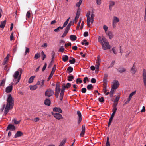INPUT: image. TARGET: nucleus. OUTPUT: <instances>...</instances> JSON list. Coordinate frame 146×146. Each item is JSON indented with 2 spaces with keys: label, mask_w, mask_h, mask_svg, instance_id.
Returning <instances> with one entry per match:
<instances>
[{
  "label": "nucleus",
  "mask_w": 146,
  "mask_h": 146,
  "mask_svg": "<svg viewBox=\"0 0 146 146\" xmlns=\"http://www.w3.org/2000/svg\"><path fill=\"white\" fill-rule=\"evenodd\" d=\"M77 38L76 35H71L70 36V39L72 41H75Z\"/></svg>",
  "instance_id": "26"
},
{
  "label": "nucleus",
  "mask_w": 146,
  "mask_h": 146,
  "mask_svg": "<svg viewBox=\"0 0 146 146\" xmlns=\"http://www.w3.org/2000/svg\"><path fill=\"white\" fill-rule=\"evenodd\" d=\"M44 103L45 105L49 106L50 104V100L49 99H46L45 100Z\"/></svg>",
  "instance_id": "24"
},
{
  "label": "nucleus",
  "mask_w": 146,
  "mask_h": 146,
  "mask_svg": "<svg viewBox=\"0 0 146 146\" xmlns=\"http://www.w3.org/2000/svg\"><path fill=\"white\" fill-rule=\"evenodd\" d=\"M103 28L104 30L105 33H107L108 32H107V31L108 30V26L105 25H104L103 27Z\"/></svg>",
  "instance_id": "34"
},
{
  "label": "nucleus",
  "mask_w": 146,
  "mask_h": 146,
  "mask_svg": "<svg viewBox=\"0 0 146 146\" xmlns=\"http://www.w3.org/2000/svg\"><path fill=\"white\" fill-rule=\"evenodd\" d=\"M22 71V69L19 68L18 69V71H16L14 74L13 75L14 77L13 81L16 82V84H17L20 81Z\"/></svg>",
  "instance_id": "2"
},
{
  "label": "nucleus",
  "mask_w": 146,
  "mask_h": 146,
  "mask_svg": "<svg viewBox=\"0 0 146 146\" xmlns=\"http://www.w3.org/2000/svg\"><path fill=\"white\" fill-rule=\"evenodd\" d=\"M56 65H54L52 69V71L51 72V73L54 74V73L55 72V70L56 69Z\"/></svg>",
  "instance_id": "40"
},
{
  "label": "nucleus",
  "mask_w": 146,
  "mask_h": 146,
  "mask_svg": "<svg viewBox=\"0 0 146 146\" xmlns=\"http://www.w3.org/2000/svg\"><path fill=\"white\" fill-rule=\"evenodd\" d=\"M26 16L28 18H29L30 17V11H29L27 12V13Z\"/></svg>",
  "instance_id": "59"
},
{
  "label": "nucleus",
  "mask_w": 146,
  "mask_h": 146,
  "mask_svg": "<svg viewBox=\"0 0 146 146\" xmlns=\"http://www.w3.org/2000/svg\"><path fill=\"white\" fill-rule=\"evenodd\" d=\"M63 29L62 27L59 26L56 29L54 30V31L56 32H58L59 31L60 29Z\"/></svg>",
  "instance_id": "39"
},
{
  "label": "nucleus",
  "mask_w": 146,
  "mask_h": 146,
  "mask_svg": "<svg viewBox=\"0 0 146 146\" xmlns=\"http://www.w3.org/2000/svg\"><path fill=\"white\" fill-rule=\"evenodd\" d=\"M88 33L87 32H85L84 33V37H87L88 36Z\"/></svg>",
  "instance_id": "60"
},
{
  "label": "nucleus",
  "mask_w": 146,
  "mask_h": 146,
  "mask_svg": "<svg viewBox=\"0 0 146 146\" xmlns=\"http://www.w3.org/2000/svg\"><path fill=\"white\" fill-rule=\"evenodd\" d=\"M79 16H80L79 15H78V14H76V17L75 18V20H78V18H79Z\"/></svg>",
  "instance_id": "62"
},
{
  "label": "nucleus",
  "mask_w": 146,
  "mask_h": 146,
  "mask_svg": "<svg viewBox=\"0 0 146 146\" xmlns=\"http://www.w3.org/2000/svg\"><path fill=\"white\" fill-rule=\"evenodd\" d=\"M15 126L12 124L9 125L6 129V131L10 130L11 131L15 130Z\"/></svg>",
  "instance_id": "14"
},
{
  "label": "nucleus",
  "mask_w": 146,
  "mask_h": 146,
  "mask_svg": "<svg viewBox=\"0 0 146 146\" xmlns=\"http://www.w3.org/2000/svg\"><path fill=\"white\" fill-rule=\"evenodd\" d=\"M90 11H89L86 14V17L87 18V22L88 25L89 27L90 26V22L91 24L93 23L94 22V15L93 13H91L90 18Z\"/></svg>",
  "instance_id": "3"
},
{
  "label": "nucleus",
  "mask_w": 146,
  "mask_h": 146,
  "mask_svg": "<svg viewBox=\"0 0 146 146\" xmlns=\"http://www.w3.org/2000/svg\"><path fill=\"white\" fill-rule=\"evenodd\" d=\"M131 72L132 74H135L136 71V69L135 67V66L134 65L132 67V68L131 70Z\"/></svg>",
  "instance_id": "27"
},
{
  "label": "nucleus",
  "mask_w": 146,
  "mask_h": 146,
  "mask_svg": "<svg viewBox=\"0 0 146 146\" xmlns=\"http://www.w3.org/2000/svg\"><path fill=\"white\" fill-rule=\"evenodd\" d=\"M117 110V108H113L112 111L113 113H115L116 111Z\"/></svg>",
  "instance_id": "63"
},
{
  "label": "nucleus",
  "mask_w": 146,
  "mask_h": 146,
  "mask_svg": "<svg viewBox=\"0 0 146 146\" xmlns=\"http://www.w3.org/2000/svg\"><path fill=\"white\" fill-rule=\"evenodd\" d=\"M68 59V57L67 55H64L62 56V60L64 62H66Z\"/></svg>",
  "instance_id": "32"
},
{
  "label": "nucleus",
  "mask_w": 146,
  "mask_h": 146,
  "mask_svg": "<svg viewBox=\"0 0 146 146\" xmlns=\"http://www.w3.org/2000/svg\"><path fill=\"white\" fill-rule=\"evenodd\" d=\"M40 120V119L38 117H36V118H34L33 119V121L35 122H36Z\"/></svg>",
  "instance_id": "56"
},
{
  "label": "nucleus",
  "mask_w": 146,
  "mask_h": 146,
  "mask_svg": "<svg viewBox=\"0 0 146 146\" xmlns=\"http://www.w3.org/2000/svg\"><path fill=\"white\" fill-rule=\"evenodd\" d=\"M6 23V21L5 20L4 21H3L1 22V23L0 25V27L2 28H3L5 26Z\"/></svg>",
  "instance_id": "28"
},
{
  "label": "nucleus",
  "mask_w": 146,
  "mask_h": 146,
  "mask_svg": "<svg viewBox=\"0 0 146 146\" xmlns=\"http://www.w3.org/2000/svg\"><path fill=\"white\" fill-rule=\"evenodd\" d=\"M143 78L144 85L146 87V72L145 70L144 69L143 71Z\"/></svg>",
  "instance_id": "13"
},
{
  "label": "nucleus",
  "mask_w": 146,
  "mask_h": 146,
  "mask_svg": "<svg viewBox=\"0 0 146 146\" xmlns=\"http://www.w3.org/2000/svg\"><path fill=\"white\" fill-rule=\"evenodd\" d=\"M51 54H52V59L53 60L54 58L55 52L54 51H53L52 52Z\"/></svg>",
  "instance_id": "61"
},
{
  "label": "nucleus",
  "mask_w": 146,
  "mask_h": 146,
  "mask_svg": "<svg viewBox=\"0 0 146 146\" xmlns=\"http://www.w3.org/2000/svg\"><path fill=\"white\" fill-rule=\"evenodd\" d=\"M115 60H113L112 61V62L111 63L110 66V67H112L114 65V64L115 62Z\"/></svg>",
  "instance_id": "54"
},
{
  "label": "nucleus",
  "mask_w": 146,
  "mask_h": 146,
  "mask_svg": "<svg viewBox=\"0 0 146 146\" xmlns=\"http://www.w3.org/2000/svg\"><path fill=\"white\" fill-rule=\"evenodd\" d=\"M45 82L44 79H42L40 81V86L41 87H43Z\"/></svg>",
  "instance_id": "47"
},
{
  "label": "nucleus",
  "mask_w": 146,
  "mask_h": 146,
  "mask_svg": "<svg viewBox=\"0 0 146 146\" xmlns=\"http://www.w3.org/2000/svg\"><path fill=\"white\" fill-rule=\"evenodd\" d=\"M113 119V118L111 117H110L109 120V122H108V127H109L110 126V125L111 124V121H112Z\"/></svg>",
  "instance_id": "42"
},
{
  "label": "nucleus",
  "mask_w": 146,
  "mask_h": 146,
  "mask_svg": "<svg viewBox=\"0 0 146 146\" xmlns=\"http://www.w3.org/2000/svg\"><path fill=\"white\" fill-rule=\"evenodd\" d=\"M13 122H14V123L15 124H19L20 122V121H17L15 119H13Z\"/></svg>",
  "instance_id": "50"
},
{
  "label": "nucleus",
  "mask_w": 146,
  "mask_h": 146,
  "mask_svg": "<svg viewBox=\"0 0 146 146\" xmlns=\"http://www.w3.org/2000/svg\"><path fill=\"white\" fill-rule=\"evenodd\" d=\"M45 94L46 96L50 97L54 94V91L52 90L49 89L46 91Z\"/></svg>",
  "instance_id": "10"
},
{
  "label": "nucleus",
  "mask_w": 146,
  "mask_h": 146,
  "mask_svg": "<svg viewBox=\"0 0 146 146\" xmlns=\"http://www.w3.org/2000/svg\"><path fill=\"white\" fill-rule=\"evenodd\" d=\"M83 0H79V2L76 4V7H79L81 5Z\"/></svg>",
  "instance_id": "41"
},
{
  "label": "nucleus",
  "mask_w": 146,
  "mask_h": 146,
  "mask_svg": "<svg viewBox=\"0 0 146 146\" xmlns=\"http://www.w3.org/2000/svg\"><path fill=\"white\" fill-rule=\"evenodd\" d=\"M52 114L57 119L59 120L60 119H62L63 117L59 113H52Z\"/></svg>",
  "instance_id": "11"
},
{
  "label": "nucleus",
  "mask_w": 146,
  "mask_h": 146,
  "mask_svg": "<svg viewBox=\"0 0 146 146\" xmlns=\"http://www.w3.org/2000/svg\"><path fill=\"white\" fill-rule=\"evenodd\" d=\"M82 80H81L80 78H78L76 80V82L77 83H78V82L80 83H82Z\"/></svg>",
  "instance_id": "58"
},
{
  "label": "nucleus",
  "mask_w": 146,
  "mask_h": 146,
  "mask_svg": "<svg viewBox=\"0 0 146 146\" xmlns=\"http://www.w3.org/2000/svg\"><path fill=\"white\" fill-rule=\"evenodd\" d=\"M46 66L47 64L46 63H45L43 67L42 68V71H44L45 70L46 68Z\"/></svg>",
  "instance_id": "53"
},
{
  "label": "nucleus",
  "mask_w": 146,
  "mask_h": 146,
  "mask_svg": "<svg viewBox=\"0 0 146 146\" xmlns=\"http://www.w3.org/2000/svg\"><path fill=\"white\" fill-rule=\"evenodd\" d=\"M106 146H110V142L109 141L108 137L107 139V141L106 143Z\"/></svg>",
  "instance_id": "55"
},
{
  "label": "nucleus",
  "mask_w": 146,
  "mask_h": 146,
  "mask_svg": "<svg viewBox=\"0 0 146 146\" xmlns=\"http://www.w3.org/2000/svg\"><path fill=\"white\" fill-rule=\"evenodd\" d=\"M67 70L69 72L68 73H70L72 72L73 70V68L69 66Z\"/></svg>",
  "instance_id": "37"
},
{
  "label": "nucleus",
  "mask_w": 146,
  "mask_h": 146,
  "mask_svg": "<svg viewBox=\"0 0 146 146\" xmlns=\"http://www.w3.org/2000/svg\"><path fill=\"white\" fill-rule=\"evenodd\" d=\"M12 90V86H9L7 87L6 89V91L7 93H9Z\"/></svg>",
  "instance_id": "22"
},
{
  "label": "nucleus",
  "mask_w": 146,
  "mask_h": 146,
  "mask_svg": "<svg viewBox=\"0 0 146 146\" xmlns=\"http://www.w3.org/2000/svg\"><path fill=\"white\" fill-rule=\"evenodd\" d=\"M29 49L28 48L25 47V55H26L27 53H29Z\"/></svg>",
  "instance_id": "46"
},
{
  "label": "nucleus",
  "mask_w": 146,
  "mask_h": 146,
  "mask_svg": "<svg viewBox=\"0 0 146 146\" xmlns=\"http://www.w3.org/2000/svg\"><path fill=\"white\" fill-rule=\"evenodd\" d=\"M61 90L60 89V86L59 84H57L56 85V87L55 89V95L56 98L59 96V94Z\"/></svg>",
  "instance_id": "7"
},
{
  "label": "nucleus",
  "mask_w": 146,
  "mask_h": 146,
  "mask_svg": "<svg viewBox=\"0 0 146 146\" xmlns=\"http://www.w3.org/2000/svg\"><path fill=\"white\" fill-rule=\"evenodd\" d=\"M13 38V33L12 32L10 35V40L11 41H12Z\"/></svg>",
  "instance_id": "52"
},
{
  "label": "nucleus",
  "mask_w": 146,
  "mask_h": 146,
  "mask_svg": "<svg viewBox=\"0 0 146 146\" xmlns=\"http://www.w3.org/2000/svg\"><path fill=\"white\" fill-rule=\"evenodd\" d=\"M86 40L85 39L84 40L81 42V44L82 45H85V46L87 45L88 44V42H86Z\"/></svg>",
  "instance_id": "35"
},
{
  "label": "nucleus",
  "mask_w": 146,
  "mask_h": 146,
  "mask_svg": "<svg viewBox=\"0 0 146 146\" xmlns=\"http://www.w3.org/2000/svg\"><path fill=\"white\" fill-rule=\"evenodd\" d=\"M5 79L2 80L0 82V86L1 87H3L5 85Z\"/></svg>",
  "instance_id": "29"
},
{
  "label": "nucleus",
  "mask_w": 146,
  "mask_h": 146,
  "mask_svg": "<svg viewBox=\"0 0 146 146\" xmlns=\"http://www.w3.org/2000/svg\"><path fill=\"white\" fill-rule=\"evenodd\" d=\"M117 70L120 73H122L123 72H125L126 70L125 68L121 67H119Z\"/></svg>",
  "instance_id": "23"
},
{
  "label": "nucleus",
  "mask_w": 146,
  "mask_h": 146,
  "mask_svg": "<svg viewBox=\"0 0 146 146\" xmlns=\"http://www.w3.org/2000/svg\"><path fill=\"white\" fill-rule=\"evenodd\" d=\"M35 77V76H33L30 77L28 83H32Z\"/></svg>",
  "instance_id": "30"
},
{
  "label": "nucleus",
  "mask_w": 146,
  "mask_h": 146,
  "mask_svg": "<svg viewBox=\"0 0 146 146\" xmlns=\"http://www.w3.org/2000/svg\"><path fill=\"white\" fill-rule=\"evenodd\" d=\"M108 76V75L107 74H104L103 79V89L102 90L104 93H105L107 91L106 88L107 87V78Z\"/></svg>",
  "instance_id": "5"
},
{
  "label": "nucleus",
  "mask_w": 146,
  "mask_h": 146,
  "mask_svg": "<svg viewBox=\"0 0 146 146\" xmlns=\"http://www.w3.org/2000/svg\"><path fill=\"white\" fill-rule=\"evenodd\" d=\"M23 135V133L21 132L20 131H17L14 137L15 138H17L18 137L22 136Z\"/></svg>",
  "instance_id": "20"
},
{
  "label": "nucleus",
  "mask_w": 146,
  "mask_h": 146,
  "mask_svg": "<svg viewBox=\"0 0 146 146\" xmlns=\"http://www.w3.org/2000/svg\"><path fill=\"white\" fill-rule=\"evenodd\" d=\"M77 114L78 117V122L79 123H80L82 120V115L81 112L79 111H77Z\"/></svg>",
  "instance_id": "17"
},
{
  "label": "nucleus",
  "mask_w": 146,
  "mask_h": 146,
  "mask_svg": "<svg viewBox=\"0 0 146 146\" xmlns=\"http://www.w3.org/2000/svg\"><path fill=\"white\" fill-rule=\"evenodd\" d=\"M115 2L113 1H110L109 3V9L111 11L112 9V7L115 5Z\"/></svg>",
  "instance_id": "15"
},
{
  "label": "nucleus",
  "mask_w": 146,
  "mask_h": 146,
  "mask_svg": "<svg viewBox=\"0 0 146 146\" xmlns=\"http://www.w3.org/2000/svg\"><path fill=\"white\" fill-rule=\"evenodd\" d=\"M53 110L54 111L58 112L59 113H62V112L61 109L59 107H55L53 108Z\"/></svg>",
  "instance_id": "19"
},
{
  "label": "nucleus",
  "mask_w": 146,
  "mask_h": 146,
  "mask_svg": "<svg viewBox=\"0 0 146 146\" xmlns=\"http://www.w3.org/2000/svg\"><path fill=\"white\" fill-rule=\"evenodd\" d=\"M91 82L93 83H95L96 82V80L94 78H92L91 80Z\"/></svg>",
  "instance_id": "57"
},
{
  "label": "nucleus",
  "mask_w": 146,
  "mask_h": 146,
  "mask_svg": "<svg viewBox=\"0 0 146 146\" xmlns=\"http://www.w3.org/2000/svg\"><path fill=\"white\" fill-rule=\"evenodd\" d=\"M75 59L73 58L72 60H70L69 62L71 64H74L75 63Z\"/></svg>",
  "instance_id": "44"
},
{
  "label": "nucleus",
  "mask_w": 146,
  "mask_h": 146,
  "mask_svg": "<svg viewBox=\"0 0 146 146\" xmlns=\"http://www.w3.org/2000/svg\"><path fill=\"white\" fill-rule=\"evenodd\" d=\"M102 47L104 50H106L110 49L111 48V46L109 42H107L106 44H102Z\"/></svg>",
  "instance_id": "12"
},
{
  "label": "nucleus",
  "mask_w": 146,
  "mask_h": 146,
  "mask_svg": "<svg viewBox=\"0 0 146 146\" xmlns=\"http://www.w3.org/2000/svg\"><path fill=\"white\" fill-rule=\"evenodd\" d=\"M120 98V97L119 96H117L114 100V102H117L119 100V99Z\"/></svg>",
  "instance_id": "49"
},
{
  "label": "nucleus",
  "mask_w": 146,
  "mask_h": 146,
  "mask_svg": "<svg viewBox=\"0 0 146 146\" xmlns=\"http://www.w3.org/2000/svg\"><path fill=\"white\" fill-rule=\"evenodd\" d=\"M71 84L70 83H68L66 84V85L64 86L62 89L61 90V92L60 93V100L62 101L63 99L65 88H69L71 86Z\"/></svg>",
  "instance_id": "4"
},
{
  "label": "nucleus",
  "mask_w": 146,
  "mask_h": 146,
  "mask_svg": "<svg viewBox=\"0 0 146 146\" xmlns=\"http://www.w3.org/2000/svg\"><path fill=\"white\" fill-rule=\"evenodd\" d=\"M136 92V91H134V92H132L130 94L129 97L131 99L132 96L133 95H135V94Z\"/></svg>",
  "instance_id": "45"
},
{
  "label": "nucleus",
  "mask_w": 146,
  "mask_h": 146,
  "mask_svg": "<svg viewBox=\"0 0 146 146\" xmlns=\"http://www.w3.org/2000/svg\"><path fill=\"white\" fill-rule=\"evenodd\" d=\"M85 131V125H83L82 127V131L80 134V137H83L84 135Z\"/></svg>",
  "instance_id": "16"
},
{
  "label": "nucleus",
  "mask_w": 146,
  "mask_h": 146,
  "mask_svg": "<svg viewBox=\"0 0 146 146\" xmlns=\"http://www.w3.org/2000/svg\"><path fill=\"white\" fill-rule=\"evenodd\" d=\"M7 102L4 111V114L5 115L7 113L10 109L13 108V106L14 101L10 94L8 95Z\"/></svg>",
  "instance_id": "1"
},
{
  "label": "nucleus",
  "mask_w": 146,
  "mask_h": 146,
  "mask_svg": "<svg viewBox=\"0 0 146 146\" xmlns=\"http://www.w3.org/2000/svg\"><path fill=\"white\" fill-rule=\"evenodd\" d=\"M64 49H65L64 47L63 46H61V47L60 48L59 50L60 52L62 53L64 51Z\"/></svg>",
  "instance_id": "48"
},
{
  "label": "nucleus",
  "mask_w": 146,
  "mask_h": 146,
  "mask_svg": "<svg viewBox=\"0 0 146 146\" xmlns=\"http://www.w3.org/2000/svg\"><path fill=\"white\" fill-rule=\"evenodd\" d=\"M74 76L73 75H70L68 76V80L69 81H72L74 79Z\"/></svg>",
  "instance_id": "38"
},
{
  "label": "nucleus",
  "mask_w": 146,
  "mask_h": 146,
  "mask_svg": "<svg viewBox=\"0 0 146 146\" xmlns=\"http://www.w3.org/2000/svg\"><path fill=\"white\" fill-rule=\"evenodd\" d=\"M93 87V86L92 84H89L87 86V88L89 90H91Z\"/></svg>",
  "instance_id": "43"
},
{
  "label": "nucleus",
  "mask_w": 146,
  "mask_h": 146,
  "mask_svg": "<svg viewBox=\"0 0 146 146\" xmlns=\"http://www.w3.org/2000/svg\"><path fill=\"white\" fill-rule=\"evenodd\" d=\"M106 34L108 35L109 38L110 39L112 38L113 37V33L111 31H108L107 33Z\"/></svg>",
  "instance_id": "18"
},
{
  "label": "nucleus",
  "mask_w": 146,
  "mask_h": 146,
  "mask_svg": "<svg viewBox=\"0 0 146 146\" xmlns=\"http://www.w3.org/2000/svg\"><path fill=\"white\" fill-rule=\"evenodd\" d=\"M66 139H63L61 142L59 146H63L66 142Z\"/></svg>",
  "instance_id": "31"
},
{
  "label": "nucleus",
  "mask_w": 146,
  "mask_h": 146,
  "mask_svg": "<svg viewBox=\"0 0 146 146\" xmlns=\"http://www.w3.org/2000/svg\"><path fill=\"white\" fill-rule=\"evenodd\" d=\"M86 89L85 88H82L81 90V92L82 93H85L86 92Z\"/></svg>",
  "instance_id": "51"
},
{
  "label": "nucleus",
  "mask_w": 146,
  "mask_h": 146,
  "mask_svg": "<svg viewBox=\"0 0 146 146\" xmlns=\"http://www.w3.org/2000/svg\"><path fill=\"white\" fill-rule=\"evenodd\" d=\"M29 88L31 90H34L37 88L38 87L36 84L31 85L29 86Z\"/></svg>",
  "instance_id": "21"
},
{
  "label": "nucleus",
  "mask_w": 146,
  "mask_h": 146,
  "mask_svg": "<svg viewBox=\"0 0 146 146\" xmlns=\"http://www.w3.org/2000/svg\"><path fill=\"white\" fill-rule=\"evenodd\" d=\"M73 23H71L70 22L67 25V27L66 28L65 30L63 33L62 37H64L67 34V33L68 32L70 28V27L71 26L72 24Z\"/></svg>",
  "instance_id": "8"
},
{
  "label": "nucleus",
  "mask_w": 146,
  "mask_h": 146,
  "mask_svg": "<svg viewBox=\"0 0 146 146\" xmlns=\"http://www.w3.org/2000/svg\"><path fill=\"white\" fill-rule=\"evenodd\" d=\"M40 57V54L38 53H37L35 55L34 58L36 59H38Z\"/></svg>",
  "instance_id": "36"
},
{
  "label": "nucleus",
  "mask_w": 146,
  "mask_h": 146,
  "mask_svg": "<svg viewBox=\"0 0 146 146\" xmlns=\"http://www.w3.org/2000/svg\"><path fill=\"white\" fill-rule=\"evenodd\" d=\"M102 40L103 42L102 44H105L109 42L106 38L104 36H102Z\"/></svg>",
  "instance_id": "33"
},
{
  "label": "nucleus",
  "mask_w": 146,
  "mask_h": 146,
  "mask_svg": "<svg viewBox=\"0 0 146 146\" xmlns=\"http://www.w3.org/2000/svg\"><path fill=\"white\" fill-rule=\"evenodd\" d=\"M68 23L67 22V21H65L64 23L63 27H62V28H63L64 27L66 26L67 24Z\"/></svg>",
  "instance_id": "64"
},
{
  "label": "nucleus",
  "mask_w": 146,
  "mask_h": 146,
  "mask_svg": "<svg viewBox=\"0 0 146 146\" xmlns=\"http://www.w3.org/2000/svg\"><path fill=\"white\" fill-rule=\"evenodd\" d=\"M100 56H98V59L96 61L95 66H92L90 67V68L92 71H94L96 69L98 70L99 68V66L100 64V59H99Z\"/></svg>",
  "instance_id": "6"
},
{
  "label": "nucleus",
  "mask_w": 146,
  "mask_h": 146,
  "mask_svg": "<svg viewBox=\"0 0 146 146\" xmlns=\"http://www.w3.org/2000/svg\"><path fill=\"white\" fill-rule=\"evenodd\" d=\"M119 21V19L116 16L113 17V23H116Z\"/></svg>",
  "instance_id": "25"
},
{
  "label": "nucleus",
  "mask_w": 146,
  "mask_h": 146,
  "mask_svg": "<svg viewBox=\"0 0 146 146\" xmlns=\"http://www.w3.org/2000/svg\"><path fill=\"white\" fill-rule=\"evenodd\" d=\"M119 85V83L117 80L113 81L112 83L111 87L114 89H117Z\"/></svg>",
  "instance_id": "9"
}]
</instances>
